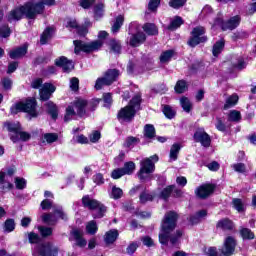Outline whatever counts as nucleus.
I'll return each instance as SVG.
<instances>
[{
  "label": "nucleus",
  "instance_id": "f257e3e1",
  "mask_svg": "<svg viewBox=\"0 0 256 256\" xmlns=\"http://www.w3.org/2000/svg\"><path fill=\"white\" fill-rule=\"evenodd\" d=\"M45 5L53 7L55 0H40L38 2H28L20 8L11 10L7 15L9 23L13 21H20L23 15H26L27 19H35L37 15H41L45 11Z\"/></svg>",
  "mask_w": 256,
  "mask_h": 256
},
{
  "label": "nucleus",
  "instance_id": "f03ea898",
  "mask_svg": "<svg viewBox=\"0 0 256 256\" xmlns=\"http://www.w3.org/2000/svg\"><path fill=\"white\" fill-rule=\"evenodd\" d=\"M177 219H179V215L174 211H169L165 214L159 234V242L162 245H167L169 241L172 245H175L179 237L183 236V231L181 230H177L174 235H171L172 231H175V227H177Z\"/></svg>",
  "mask_w": 256,
  "mask_h": 256
},
{
  "label": "nucleus",
  "instance_id": "7ed1b4c3",
  "mask_svg": "<svg viewBox=\"0 0 256 256\" xmlns=\"http://www.w3.org/2000/svg\"><path fill=\"white\" fill-rule=\"evenodd\" d=\"M139 107H141V95H136L132 98L128 106L118 112L119 121H131L135 117V113L139 111Z\"/></svg>",
  "mask_w": 256,
  "mask_h": 256
},
{
  "label": "nucleus",
  "instance_id": "20e7f679",
  "mask_svg": "<svg viewBox=\"0 0 256 256\" xmlns=\"http://www.w3.org/2000/svg\"><path fill=\"white\" fill-rule=\"evenodd\" d=\"M159 161V156L153 155L149 158H144L140 162V169L137 173L140 181H145V179H149V175L155 172V163Z\"/></svg>",
  "mask_w": 256,
  "mask_h": 256
},
{
  "label": "nucleus",
  "instance_id": "39448f33",
  "mask_svg": "<svg viewBox=\"0 0 256 256\" xmlns=\"http://www.w3.org/2000/svg\"><path fill=\"white\" fill-rule=\"evenodd\" d=\"M87 109V102L83 99H78L74 102H72L67 108H66V114L64 116V121H71L75 115H78L79 117H83L86 113Z\"/></svg>",
  "mask_w": 256,
  "mask_h": 256
},
{
  "label": "nucleus",
  "instance_id": "423d86ee",
  "mask_svg": "<svg viewBox=\"0 0 256 256\" xmlns=\"http://www.w3.org/2000/svg\"><path fill=\"white\" fill-rule=\"evenodd\" d=\"M37 102L35 99H28L25 103L19 102L15 105H13L10 108L12 115H17V113H21V111H24V113H28L31 117H37Z\"/></svg>",
  "mask_w": 256,
  "mask_h": 256
},
{
  "label": "nucleus",
  "instance_id": "0eeeda50",
  "mask_svg": "<svg viewBox=\"0 0 256 256\" xmlns=\"http://www.w3.org/2000/svg\"><path fill=\"white\" fill-rule=\"evenodd\" d=\"M235 247H237V242L235 238L228 236L224 241V246L221 249V254L217 252V248L210 247L207 250V255L209 256H231L235 253Z\"/></svg>",
  "mask_w": 256,
  "mask_h": 256
},
{
  "label": "nucleus",
  "instance_id": "6e6552de",
  "mask_svg": "<svg viewBox=\"0 0 256 256\" xmlns=\"http://www.w3.org/2000/svg\"><path fill=\"white\" fill-rule=\"evenodd\" d=\"M82 204L86 209L98 211L96 214H93L94 219H101L107 212V207L103 203L91 198L89 195L83 196Z\"/></svg>",
  "mask_w": 256,
  "mask_h": 256
},
{
  "label": "nucleus",
  "instance_id": "1a4fd4ad",
  "mask_svg": "<svg viewBox=\"0 0 256 256\" xmlns=\"http://www.w3.org/2000/svg\"><path fill=\"white\" fill-rule=\"evenodd\" d=\"M74 52L77 54L81 53L83 51L84 53H91L93 51H99L101 47H103V41L101 40H95L90 43H85L81 40H74Z\"/></svg>",
  "mask_w": 256,
  "mask_h": 256
},
{
  "label": "nucleus",
  "instance_id": "9d476101",
  "mask_svg": "<svg viewBox=\"0 0 256 256\" xmlns=\"http://www.w3.org/2000/svg\"><path fill=\"white\" fill-rule=\"evenodd\" d=\"M117 77H119V70L110 69L106 71L104 77L96 80L95 89L99 91V89H103V85H111L113 82L117 81Z\"/></svg>",
  "mask_w": 256,
  "mask_h": 256
},
{
  "label": "nucleus",
  "instance_id": "9b49d317",
  "mask_svg": "<svg viewBox=\"0 0 256 256\" xmlns=\"http://www.w3.org/2000/svg\"><path fill=\"white\" fill-rule=\"evenodd\" d=\"M191 38L188 41L190 47H197L199 43H205L207 36H205V28L198 26L192 30Z\"/></svg>",
  "mask_w": 256,
  "mask_h": 256
},
{
  "label": "nucleus",
  "instance_id": "f8f14e48",
  "mask_svg": "<svg viewBox=\"0 0 256 256\" xmlns=\"http://www.w3.org/2000/svg\"><path fill=\"white\" fill-rule=\"evenodd\" d=\"M58 253L57 247L49 243L37 245L33 250V256H57Z\"/></svg>",
  "mask_w": 256,
  "mask_h": 256
},
{
  "label": "nucleus",
  "instance_id": "ddd939ff",
  "mask_svg": "<svg viewBox=\"0 0 256 256\" xmlns=\"http://www.w3.org/2000/svg\"><path fill=\"white\" fill-rule=\"evenodd\" d=\"M239 23H241V17L234 16L230 18L227 22H223V19L217 18L214 22V25H220L223 31H227V29L233 31V29H237V27H239Z\"/></svg>",
  "mask_w": 256,
  "mask_h": 256
},
{
  "label": "nucleus",
  "instance_id": "4468645a",
  "mask_svg": "<svg viewBox=\"0 0 256 256\" xmlns=\"http://www.w3.org/2000/svg\"><path fill=\"white\" fill-rule=\"evenodd\" d=\"M194 139L196 143H201L203 147L211 145V137H209V134L204 129H198L194 134Z\"/></svg>",
  "mask_w": 256,
  "mask_h": 256
},
{
  "label": "nucleus",
  "instance_id": "2eb2a0df",
  "mask_svg": "<svg viewBox=\"0 0 256 256\" xmlns=\"http://www.w3.org/2000/svg\"><path fill=\"white\" fill-rule=\"evenodd\" d=\"M55 89L56 88L53 86V84H43L39 91L41 101H49V99H51V95L55 93Z\"/></svg>",
  "mask_w": 256,
  "mask_h": 256
},
{
  "label": "nucleus",
  "instance_id": "dca6fc26",
  "mask_svg": "<svg viewBox=\"0 0 256 256\" xmlns=\"http://www.w3.org/2000/svg\"><path fill=\"white\" fill-rule=\"evenodd\" d=\"M70 241H76L78 247H85L87 245V240L83 238V230L74 228L70 232Z\"/></svg>",
  "mask_w": 256,
  "mask_h": 256
},
{
  "label": "nucleus",
  "instance_id": "f3484780",
  "mask_svg": "<svg viewBox=\"0 0 256 256\" xmlns=\"http://www.w3.org/2000/svg\"><path fill=\"white\" fill-rule=\"evenodd\" d=\"M213 191H215V186L211 184H204L197 188L196 195L200 197V199H206V197H209Z\"/></svg>",
  "mask_w": 256,
  "mask_h": 256
},
{
  "label": "nucleus",
  "instance_id": "a211bd4d",
  "mask_svg": "<svg viewBox=\"0 0 256 256\" xmlns=\"http://www.w3.org/2000/svg\"><path fill=\"white\" fill-rule=\"evenodd\" d=\"M147 39L145 33L137 32L136 34H132L129 40V45L131 47H139V45H143Z\"/></svg>",
  "mask_w": 256,
  "mask_h": 256
},
{
  "label": "nucleus",
  "instance_id": "6ab92c4d",
  "mask_svg": "<svg viewBox=\"0 0 256 256\" xmlns=\"http://www.w3.org/2000/svg\"><path fill=\"white\" fill-rule=\"evenodd\" d=\"M55 63L58 67H62L63 71L66 73H69V71H72V69L75 67L73 61L67 59L65 56L56 59Z\"/></svg>",
  "mask_w": 256,
  "mask_h": 256
},
{
  "label": "nucleus",
  "instance_id": "aec40b11",
  "mask_svg": "<svg viewBox=\"0 0 256 256\" xmlns=\"http://www.w3.org/2000/svg\"><path fill=\"white\" fill-rule=\"evenodd\" d=\"M66 27H69L70 29H75L76 33L81 37L85 36V34L88 33L87 26H79L77 25V21L75 20H69Z\"/></svg>",
  "mask_w": 256,
  "mask_h": 256
},
{
  "label": "nucleus",
  "instance_id": "412c9836",
  "mask_svg": "<svg viewBox=\"0 0 256 256\" xmlns=\"http://www.w3.org/2000/svg\"><path fill=\"white\" fill-rule=\"evenodd\" d=\"M173 191H174L176 197H181V190L175 189V185H170L161 191V193H160L161 199H169V197L171 196V193H173Z\"/></svg>",
  "mask_w": 256,
  "mask_h": 256
},
{
  "label": "nucleus",
  "instance_id": "4be33fe9",
  "mask_svg": "<svg viewBox=\"0 0 256 256\" xmlns=\"http://www.w3.org/2000/svg\"><path fill=\"white\" fill-rule=\"evenodd\" d=\"M24 55H27V46L26 45L16 48L14 50H11L9 52L10 59H21V57H24Z\"/></svg>",
  "mask_w": 256,
  "mask_h": 256
},
{
  "label": "nucleus",
  "instance_id": "5701e85b",
  "mask_svg": "<svg viewBox=\"0 0 256 256\" xmlns=\"http://www.w3.org/2000/svg\"><path fill=\"white\" fill-rule=\"evenodd\" d=\"M19 138L21 139V141H29V139H31V134L19 130L16 135H10V139L11 141H13V143H17V141H19Z\"/></svg>",
  "mask_w": 256,
  "mask_h": 256
},
{
  "label": "nucleus",
  "instance_id": "b1692460",
  "mask_svg": "<svg viewBox=\"0 0 256 256\" xmlns=\"http://www.w3.org/2000/svg\"><path fill=\"white\" fill-rule=\"evenodd\" d=\"M117 237H119V232L117 230H110L106 232L104 241L107 245H111V243L117 241Z\"/></svg>",
  "mask_w": 256,
  "mask_h": 256
},
{
  "label": "nucleus",
  "instance_id": "393cba45",
  "mask_svg": "<svg viewBox=\"0 0 256 256\" xmlns=\"http://www.w3.org/2000/svg\"><path fill=\"white\" fill-rule=\"evenodd\" d=\"M59 139V135L57 133H45L42 135L41 141L42 143H55Z\"/></svg>",
  "mask_w": 256,
  "mask_h": 256
},
{
  "label": "nucleus",
  "instance_id": "a878e982",
  "mask_svg": "<svg viewBox=\"0 0 256 256\" xmlns=\"http://www.w3.org/2000/svg\"><path fill=\"white\" fill-rule=\"evenodd\" d=\"M41 219L43 223H46V225H55V223H57V217L55 214L44 213L42 214Z\"/></svg>",
  "mask_w": 256,
  "mask_h": 256
},
{
  "label": "nucleus",
  "instance_id": "bb28decb",
  "mask_svg": "<svg viewBox=\"0 0 256 256\" xmlns=\"http://www.w3.org/2000/svg\"><path fill=\"white\" fill-rule=\"evenodd\" d=\"M183 25V18L180 16L174 17V19L170 22V25L168 26L169 31H175L176 29H179Z\"/></svg>",
  "mask_w": 256,
  "mask_h": 256
},
{
  "label": "nucleus",
  "instance_id": "cd10ccee",
  "mask_svg": "<svg viewBox=\"0 0 256 256\" xmlns=\"http://www.w3.org/2000/svg\"><path fill=\"white\" fill-rule=\"evenodd\" d=\"M217 227L218 229H223V231H229L233 229V222L229 219H223L217 223Z\"/></svg>",
  "mask_w": 256,
  "mask_h": 256
},
{
  "label": "nucleus",
  "instance_id": "c85d7f7f",
  "mask_svg": "<svg viewBox=\"0 0 256 256\" xmlns=\"http://www.w3.org/2000/svg\"><path fill=\"white\" fill-rule=\"evenodd\" d=\"M224 47H225V40L217 41L214 44L213 49H212V53H213L214 57H218L219 54L223 51Z\"/></svg>",
  "mask_w": 256,
  "mask_h": 256
},
{
  "label": "nucleus",
  "instance_id": "c756f323",
  "mask_svg": "<svg viewBox=\"0 0 256 256\" xmlns=\"http://www.w3.org/2000/svg\"><path fill=\"white\" fill-rule=\"evenodd\" d=\"M51 37H53V28H47L46 30H44V32L41 35V38H40L41 45L47 44V42L49 41V39H51Z\"/></svg>",
  "mask_w": 256,
  "mask_h": 256
},
{
  "label": "nucleus",
  "instance_id": "7c9ffc66",
  "mask_svg": "<svg viewBox=\"0 0 256 256\" xmlns=\"http://www.w3.org/2000/svg\"><path fill=\"white\" fill-rule=\"evenodd\" d=\"M47 111L49 115H51L52 119H57L58 117V110H57V105L53 102H47L46 103Z\"/></svg>",
  "mask_w": 256,
  "mask_h": 256
},
{
  "label": "nucleus",
  "instance_id": "2f4dec72",
  "mask_svg": "<svg viewBox=\"0 0 256 256\" xmlns=\"http://www.w3.org/2000/svg\"><path fill=\"white\" fill-rule=\"evenodd\" d=\"M239 101V96H237L236 94H233L231 96H229L226 99V103L224 104V109H231V107H235V104Z\"/></svg>",
  "mask_w": 256,
  "mask_h": 256
},
{
  "label": "nucleus",
  "instance_id": "473e14b6",
  "mask_svg": "<svg viewBox=\"0 0 256 256\" xmlns=\"http://www.w3.org/2000/svg\"><path fill=\"white\" fill-rule=\"evenodd\" d=\"M144 136L147 139H153V137H155V126L151 124H146L144 126Z\"/></svg>",
  "mask_w": 256,
  "mask_h": 256
},
{
  "label": "nucleus",
  "instance_id": "72a5a7b5",
  "mask_svg": "<svg viewBox=\"0 0 256 256\" xmlns=\"http://www.w3.org/2000/svg\"><path fill=\"white\" fill-rule=\"evenodd\" d=\"M179 151H181V145L173 144L170 149V159L172 161H177V156L179 155Z\"/></svg>",
  "mask_w": 256,
  "mask_h": 256
},
{
  "label": "nucleus",
  "instance_id": "f704fd0d",
  "mask_svg": "<svg viewBox=\"0 0 256 256\" xmlns=\"http://www.w3.org/2000/svg\"><path fill=\"white\" fill-rule=\"evenodd\" d=\"M6 127H7L8 131H10V133H13L12 135L18 134L21 129V125H19V123H15V122L6 123Z\"/></svg>",
  "mask_w": 256,
  "mask_h": 256
},
{
  "label": "nucleus",
  "instance_id": "c9c22d12",
  "mask_svg": "<svg viewBox=\"0 0 256 256\" xmlns=\"http://www.w3.org/2000/svg\"><path fill=\"white\" fill-rule=\"evenodd\" d=\"M4 231L6 233H13V231H15V220L7 219L4 222Z\"/></svg>",
  "mask_w": 256,
  "mask_h": 256
},
{
  "label": "nucleus",
  "instance_id": "e433bc0d",
  "mask_svg": "<svg viewBox=\"0 0 256 256\" xmlns=\"http://www.w3.org/2000/svg\"><path fill=\"white\" fill-rule=\"evenodd\" d=\"M124 21H125V18L119 15L112 26V32L117 33L119 29H121V26L123 25Z\"/></svg>",
  "mask_w": 256,
  "mask_h": 256
},
{
  "label": "nucleus",
  "instance_id": "4c0bfd02",
  "mask_svg": "<svg viewBox=\"0 0 256 256\" xmlns=\"http://www.w3.org/2000/svg\"><path fill=\"white\" fill-rule=\"evenodd\" d=\"M143 29L148 35H157L159 33L155 24H145Z\"/></svg>",
  "mask_w": 256,
  "mask_h": 256
},
{
  "label": "nucleus",
  "instance_id": "58836bf2",
  "mask_svg": "<svg viewBox=\"0 0 256 256\" xmlns=\"http://www.w3.org/2000/svg\"><path fill=\"white\" fill-rule=\"evenodd\" d=\"M228 121L235 123H237V121H241V112L237 110H231L228 114Z\"/></svg>",
  "mask_w": 256,
  "mask_h": 256
},
{
  "label": "nucleus",
  "instance_id": "ea45409f",
  "mask_svg": "<svg viewBox=\"0 0 256 256\" xmlns=\"http://www.w3.org/2000/svg\"><path fill=\"white\" fill-rule=\"evenodd\" d=\"M125 175H131L133 174V171H135V164L133 161L126 162L124 164V167L122 168Z\"/></svg>",
  "mask_w": 256,
  "mask_h": 256
},
{
  "label": "nucleus",
  "instance_id": "a19ab883",
  "mask_svg": "<svg viewBox=\"0 0 256 256\" xmlns=\"http://www.w3.org/2000/svg\"><path fill=\"white\" fill-rule=\"evenodd\" d=\"M172 57H173V50L164 51L160 55V62L161 63H169V61H171Z\"/></svg>",
  "mask_w": 256,
  "mask_h": 256
},
{
  "label": "nucleus",
  "instance_id": "79ce46f5",
  "mask_svg": "<svg viewBox=\"0 0 256 256\" xmlns=\"http://www.w3.org/2000/svg\"><path fill=\"white\" fill-rule=\"evenodd\" d=\"M240 235L243 239H255V234L249 228H242Z\"/></svg>",
  "mask_w": 256,
  "mask_h": 256
},
{
  "label": "nucleus",
  "instance_id": "37998d69",
  "mask_svg": "<svg viewBox=\"0 0 256 256\" xmlns=\"http://www.w3.org/2000/svg\"><path fill=\"white\" fill-rule=\"evenodd\" d=\"M234 209L238 211V213H242V211H245V205L243 204V201L239 198H235L232 201Z\"/></svg>",
  "mask_w": 256,
  "mask_h": 256
},
{
  "label": "nucleus",
  "instance_id": "c03bdc74",
  "mask_svg": "<svg viewBox=\"0 0 256 256\" xmlns=\"http://www.w3.org/2000/svg\"><path fill=\"white\" fill-rule=\"evenodd\" d=\"M97 230H98L97 222L93 220L88 222V224L86 225V231L90 235H95V233H97Z\"/></svg>",
  "mask_w": 256,
  "mask_h": 256
},
{
  "label": "nucleus",
  "instance_id": "a18cd8bd",
  "mask_svg": "<svg viewBox=\"0 0 256 256\" xmlns=\"http://www.w3.org/2000/svg\"><path fill=\"white\" fill-rule=\"evenodd\" d=\"M175 91L176 93H185V91H187V82H185L184 80H179L176 83Z\"/></svg>",
  "mask_w": 256,
  "mask_h": 256
},
{
  "label": "nucleus",
  "instance_id": "49530a36",
  "mask_svg": "<svg viewBox=\"0 0 256 256\" xmlns=\"http://www.w3.org/2000/svg\"><path fill=\"white\" fill-rule=\"evenodd\" d=\"M180 105L186 111V113H189V111H191V101H189V98L182 97L180 99Z\"/></svg>",
  "mask_w": 256,
  "mask_h": 256
},
{
  "label": "nucleus",
  "instance_id": "de8ad7c7",
  "mask_svg": "<svg viewBox=\"0 0 256 256\" xmlns=\"http://www.w3.org/2000/svg\"><path fill=\"white\" fill-rule=\"evenodd\" d=\"M163 113L165 117H167V119H173V117H175L176 114L175 110H173V108L169 105L164 106Z\"/></svg>",
  "mask_w": 256,
  "mask_h": 256
},
{
  "label": "nucleus",
  "instance_id": "09e8293b",
  "mask_svg": "<svg viewBox=\"0 0 256 256\" xmlns=\"http://www.w3.org/2000/svg\"><path fill=\"white\" fill-rule=\"evenodd\" d=\"M231 167L236 173H247V166L243 163L232 164Z\"/></svg>",
  "mask_w": 256,
  "mask_h": 256
},
{
  "label": "nucleus",
  "instance_id": "8fccbe9b",
  "mask_svg": "<svg viewBox=\"0 0 256 256\" xmlns=\"http://www.w3.org/2000/svg\"><path fill=\"white\" fill-rule=\"evenodd\" d=\"M110 48L113 53H121V42L117 40L110 41Z\"/></svg>",
  "mask_w": 256,
  "mask_h": 256
},
{
  "label": "nucleus",
  "instance_id": "3c124183",
  "mask_svg": "<svg viewBox=\"0 0 256 256\" xmlns=\"http://www.w3.org/2000/svg\"><path fill=\"white\" fill-rule=\"evenodd\" d=\"M15 186H16V189H20V190L25 189V187H27V180H25V178L16 177Z\"/></svg>",
  "mask_w": 256,
  "mask_h": 256
},
{
  "label": "nucleus",
  "instance_id": "603ef678",
  "mask_svg": "<svg viewBox=\"0 0 256 256\" xmlns=\"http://www.w3.org/2000/svg\"><path fill=\"white\" fill-rule=\"evenodd\" d=\"M38 230L40 231V234L42 235V237H49L53 235V229L49 227L39 226Z\"/></svg>",
  "mask_w": 256,
  "mask_h": 256
},
{
  "label": "nucleus",
  "instance_id": "864d4df0",
  "mask_svg": "<svg viewBox=\"0 0 256 256\" xmlns=\"http://www.w3.org/2000/svg\"><path fill=\"white\" fill-rule=\"evenodd\" d=\"M54 213H55V215H58V217H60V219L67 221V214H65V212H63V207L55 206Z\"/></svg>",
  "mask_w": 256,
  "mask_h": 256
},
{
  "label": "nucleus",
  "instance_id": "5fc2aeb1",
  "mask_svg": "<svg viewBox=\"0 0 256 256\" xmlns=\"http://www.w3.org/2000/svg\"><path fill=\"white\" fill-rule=\"evenodd\" d=\"M104 7L105 6L103 4H98L95 6V8H94L95 19H100V17H103Z\"/></svg>",
  "mask_w": 256,
  "mask_h": 256
},
{
  "label": "nucleus",
  "instance_id": "6e6d98bb",
  "mask_svg": "<svg viewBox=\"0 0 256 256\" xmlns=\"http://www.w3.org/2000/svg\"><path fill=\"white\" fill-rule=\"evenodd\" d=\"M187 3V0H170L169 5L173 7V9H179V7H183Z\"/></svg>",
  "mask_w": 256,
  "mask_h": 256
},
{
  "label": "nucleus",
  "instance_id": "4d7b16f0",
  "mask_svg": "<svg viewBox=\"0 0 256 256\" xmlns=\"http://www.w3.org/2000/svg\"><path fill=\"white\" fill-rule=\"evenodd\" d=\"M121 197H123V190H121V188L113 187L112 193H111V198L112 199H121Z\"/></svg>",
  "mask_w": 256,
  "mask_h": 256
},
{
  "label": "nucleus",
  "instance_id": "13d9d810",
  "mask_svg": "<svg viewBox=\"0 0 256 256\" xmlns=\"http://www.w3.org/2000/svg\"><path fill=\"white\" fill-rule=\"evenodd\" d=\"M73 140L76 143H80L81 145H87V143H89V138H87L85 135L81 134V135H77L73 138Z\"/></svg>",
  "mask_w": 256,
  "mask_h": 256
},
{
  "label": "nucleus",
  "instance_id": "bf43d9fd",
  "mask_svg": "<svg viewBox=\"0 0 256 256\" xmlns=\"http://www.w3.org/2000/svg\"><path fill=\"white\" fill-rule=\"evenodd\" d=\"M123 175H125L123 168H117V169L113 170L111 173L112 179H121V177H123Z\"/></svg>",
  "mask_w": 256,
  "mask_h": 256
},
{
  "label": "nucleus",
  "instance_id": "052dcab7",
  "mask_svg": "<svg viewBox=\"0 0 256 256\" xmlns=\"http://www.w3.org/2000/svg\"><path fill=\"white\" fill-rule=\"evenodd\" d=\"M11 35V29L9 26H1L0 27V37L2 39H6V37H9Z\"/></svg>",
  "mask_w": 256,
  "mask_h": 256
},
{
  "label": "nucleus",
  "instance_id": "680f3d73",
  "mask_svg": "<svg viewBox=\"0 0 256 256\" xmlns=\"http://www.w3.org/2000/svg\"><path fill=\"white\" fill-rule=\"evenodd\" d=\"M139 143V139H137L136 137H128L125 141V147H135V145H137Z\"/></svg>",
  "mask_w": 256,
  "mask_h": 256
},
{
  "label": "nucleus",
  "instance_id": "e2e57ef3",
  "mask_svg": "<svg viewBox=\"0 0 256 256\" xmlns=\"http://www.w3.org/2000/svg\"><path fill=\"white\" fill-rule=\"evenodd\" d=\"M104 107H111V103H113V97L111 93H106L103 95Z\"/></svg>",
  "mask_w": 256,
  "mask_h": 256
},
{
  "label": "nucleus",
  "instance_id": "0e129e2a",
  "mask_svg": "<svg viewBox=\"0 0 256 256\" xmlns=\"http://www.w3.org/2000/svg\"><path fill=\"white\" fill-rule=\"evenodd\" d=\"M93 182L96 183V185H103L105 183V178H103V174L97 173L93 176Z\"/></svg>",
  "mask_w": 256,
  "mask_h": 256
},
{
  "label": "nucleus",
  "instance_id": "69168bd1",
  "mask_svg": "<svg viewBox=\"0 0 256 256\" xmlns=\"http://www.w3.org/2000/svg\"><path fill=\"white\" fill-rule=\"evenodd\" d=\"M70 89H72V91H78L79 89V78H72L70 80Z\"/></svg>",
  "mask_w": 256,
  "mask_h": 256
},
{
  "label": "nucleus",
  "instance_id": "338daca9",
  "mask_svg": "<svg viewBox=\"0 0 256 256\" xmlns=\"http://www.w3.org/2000/svg\"><path fill=\"white\" fill-rule=\"evenodd\" d=\"M28 239L30 243H39V241H41V238L39 237V235L33 232L28 234Z\"/></svg>",
  "mask_w": 256,
  "mask_h": 256
},
{
  "label": "nucleus",
  "instance_id": "774afa93",
  "mask_svg": "<svg viewBox=\"0 0 256 256\" xmlns=\"http://www.w3.org/2000/svg\"><path fill=\"white\" fill-rule=\"evenodd\" d=\"M153 197L154 196L152 194L142 193L140 195V202L147 203V201H153Z\"/></svg>",
  "mask_w": 256,
  "mask_h": 256
}]
</instances>
